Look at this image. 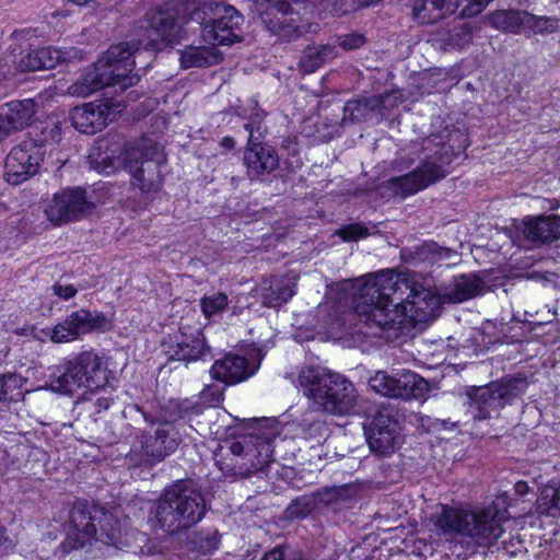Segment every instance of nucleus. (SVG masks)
Listing matches in <instances>:
<instances>
[{"label": "nucleus", "mask_w": 560, "mask_h": 560, "mask_svg": "<svg viewBox=\"0 0 560 560\" xmlns=\"http://www.w3.org/2000/svg\"><path fill=\"white\" fill-rule=\"evenodd\" d=\"M377 232L376 224L365 225L363 223H351L341 228L338 234L343 241L351 242L364 238Z\"/></svg>", "instance_id": "obj_49"}, {"label": "nucleus", "mask_w": 560, "mask_h": 560, "mask_svg": "<svg viewBox=\"0 0 560 560\" xmlns=\"http://www.w3.org/2000/svg\"><path fill=\"white\" fill-rule=\"evenodd\" d=\"M353 489L349 486L323 488L313 493L317 510L331 508L338 510L353 499Z\"/></svg>", "instance_id": "obj_37"}, {"label": "nucleus", "mask_w": 560, "mask_h": 560, "mask_svg": "<svg viewBox=\"0 0 560 560\" xmlns=\"http://www.w3.org/2000/svg\"><path fill=\"white\" fill-rule=\"evenodd\" d=\"M472 27L469 23L459 21L447 28L440 30L431 39L432 45L447 51L459 49L471 40Z\"/></svg>", "instance_id": "obj_29"}, {"label": "nucleus", "mask_w": 560, "mask_h": 560, "mask_svg": "<svg viewBox=\"0 0 560 560\" xmlns=\"http://www.w3.org/2000/svg\"><path fill=\"white\" fill-rule=\"evenodd\" d=\"M206 511L201 491L189 480H177L154 502L150 521L155 528L175 534L200 522Z\"/></svg>", "instance_id": "obj_3"}, {"label": "nucleus", "mask_w": 560, "mask_h": 560, "mask_svg": "<svg viewBox=\"0 0 560 560\" xmlns=\"http://www.w3.org/2000/svg\"><path fill=\"white\" fill-rule=\"evenodd\" d=\"M94 208V201L84 189L68 188L52 196L45 208V214L52 224L60 225L86 218Z\"/></svg>", "instance_id": "obj_13"}, {"label": "nucleus", "mask_w": 560, "mask_h": 560, "mask_svg": "<svg viewBox=\"0 0 560 560\" xmlns=\"http://www.w3.org/2000/svg\"><path fill=\"white\" fill-rule=\"evenodd\" d=\"M96 509L101 508L78 502L69 511L68 542L72 548L82 549L91 545L96 537V523H98V518L94 517Z\"/></svg>", "instance_id": "obj_17"}, {"label": "nucleus", "mask_w": 560, "mask_h": 560, "mask_svg": "<svg viewBox=\"0 0 560 560\" xmlns=\"http://www.w3.org/2000/svg\"><path fill=\"white\" fill-rule=\"evenodd\" d=\"M511 500L510 490L504 489L497 495L495 500L492 501V556L495 553V560H500L501 553H513V551L508 549L506 540L499 541V538L504 532L502 524L510 521L508 506Z\"/></svg>", "instance_id": "obj_26"}, {"label": "nucleus", "mask_w": 560, "mask_h": 560, "mask_svg": "<svg viewBox=\"0 0 560 560\" xmlns=\"http://www.w3.org/2000/svg\"><path fill=\"white\" fill-rule=\"evenodd\" d=\"M52 290L56 295L65 300L73 298L78 292L73 285H61L58 283L52 285Z\"/></svg>", "instance_id": "obj_55"}, {"label": "nucleus", "mask_w": 560, "mask_h": 560, "mask_svg": "<svg viewBox=\"0 0 560 560\" xmlns=\"http://www.w3.org/2000/svg\"><path fill=\"white\" fill-rule=\"evenodd\" d=\"M527 388L525 377L517 376L502 382H492V400L498 399L504 406L514 397L521 395Z\"/></svg>", "instance_id": "obj_40"}, {"label": "nucleus", "mask_w": 560, "mask_h": 560, "mask_svg": "<svg viewBox=\"0 0 560 560\" xmlns=\"http://www.w3.org/2000/svg\"><path fill=\"white\" fill-rule=\"evenodd\" d=\"M257 369L258 365H250L245 357L226 354L213 363L210 374L225 385H234L250 377Z\"/></svg>", "instance_id": "obj_21"}, {"label": "nucleus", "mask_w": 560, "mask_h": 560, "mask_svg": "<svg viewBox=\"0 0 560 560\" xmlns=\"http://www.w3.org/2000/svg\"><path fill=\"white\" fill-rule=\"evenodd\" d=\"M224 386L220 384H209L200 392L198 400L185 399L177 407L179 417L184 418L190 415H199L206 408L217 407L223 400Z\"/></svg>", "instance_id": "obj_30"}, {"label": "nucleus", "mask_w": 560, "mask_h": 560, "mask_svg": "<svg viewBox=\"0 0 560 560\" xmlns=\"http://www.w3.org/2000/svg\"><path fill=\"white\" fill-rule=\"evenodd\" d=\"M36 113V104L33 100L12 101L0 107V124L10 136L13 132L27 127Z\"/></svg>", "instance_id": "obj_23"}, {"label": "nucleus", "mask_w": 560, "mask_h": 560, "mask_svg": "<svg viewBox=\"0 0 560 560\" xmlns=\"http://www.w3.org/2000/svg\"><path fill=\"white\" fill-rule=\"evenodd\" d=\"M455 0H415L413 18L421 24H431L454 13Z\"/></svg>", "instance_id": "obj_33"}, {"label": "nucleus", "mask_w": 560, "mask_h": 560, "mask_svg": "<svg viewBox=\"0 0 560 560\" xmlns=\"http://www.w3.org/2000/svg\"><path fill=\"white\" fill-rule=\"evenodd\" d=\"M240 115L248 120L244 125L245 130L248 132V142L261 141L268 129L265 124L266 113L258 107V103L252 100L249 110L242 108Z\"/></svg>", "instance_id": "obj_38"}, {"label": "nucleus", "mask_w": 560, "mask_h": 560, "mask_svg": "<svg viewBox=\"0 0 560 560\" xmlns=\"http://www.w3.org/2000/svg\"><path fill=\"white\" fill-rule=\"evenodd\" d=\"M219 535L217 530L205 529L200 532H192L189 534L186 547L195 557H202L212 553L218 549Z\"/></svg>", "instance_id": "obj_39"}, {"label": "nucleus", "mask_w": 560, "mask_h": 560, "mask_svg": "<svg viewBox=\"0 0 560 560\" xmlns=\"http://www.w3.org/2000/svg\"><path fill=\"white\" fill-rule=\"evenodd\" d=\"M525 11L499 10L492 12V27L503 32L521 33L523 32Z\"/></svg>", "instance_id": "obj_43"}, {"label": "nucleus", "mask_w": 560, "mask_h": 560, "mask_svg": "<svg viewBox=\"0 0 560 560\" xmlns=\"http://www.w3.org/2000/svg\"><path fill=\"white\" fill-rule=\"evenodd\" d=\"M399 430L392 409L378 410L366 431V440L372 453L378 456L393 454L399 444Z\"/></svg>", "instance_id": "obj_16"}, {"label": "nucleus", "mask_w": 560, "mask_h": 560, "mask_svg": "<svg viewBox=\"0 0 560 560\" xmlns=\"http://www.w3.org/2000/svg\"><path fill=\"white\" fill-rule=\"evenodd\" d=\"M261 560H304V558L296 549L278 546L267 552Z\"/></svg>", "instance_id": "obj_54"}, {"label": "nucleus", "mask_w": 560, "mask_h": 560, "mask_svg": "<svg viewBox=\"0 0 560 560\" xmlns=\"http://www.w3.org/2000/svg\"><path fill=\"white\" fill-rule=\"evenodd\" d=\"M190 20L199 26L205 42L213 45L232 46L243 40L244 16L230 4L211 0H191L187 4Z\"/></svg>", "instance_id": "obj_7"}, {"label": "nucleus", "mask_w": 560, "mask_h": 560, "mask_svg": "<svg viewBox=\"0 0 560 560\" xmlns=\"http://www.w3.org/2000/svg\"><path fill=\"white\" fill-rule=\"evenodd\" d=\"M78 57L74 48H58L52 46L31 49L20 60V67L27 71L51 69L62 62H69Z\"/></svg>", "instance_id": "obj_20"}, {"label": "nucleus", "mask_w": 560, "mask_h": 560, "mask_svg": "<svg viewBox=\"0 0 560 560\" xmlns=\"http://www.w3.org/2000/svg\"><path fill=\"white\" fill-rule=\"evenodd\" d=\"M483 288V281L476 275H460L454 277L446 285L441 289L436 296L440 304L460 303L478 295Z\"/></svg>", "instance_id": "obj_24"}, {"label": "nucleus", "mask_w": 560, "mask_h": 560, "mask_svg": "<svg viewBox=\"0 0 560 560\" xmlns=\"http://www.w3.org/2000/svg\"><path fill=\"white\" fill-rule=\"evenodd\" d=\"M524 16L523 32H530L535 35L552 34L560 30V20L556 16H540L527 11Z\"/></svg>", "instance_id": "obj_42"}, {"label": "nucleus", "mask_w": 560, "mask_h": 560, "mask_svg": "<svg viewBox=\"0 0 560 560\" xmlns=\"http://www.w3.org/2000/svg\"><path fill=\"white\" fill-rule=\"evenodd\" d=\"M366 43V37L363 33L351 32L348 34H341L336 36V42L334 43L338 50L343 49L346 51H351L361 48Z\"/></svg>", "instance_id": "obj_51"}, {"label": "nucleus", "mask_w": 560, "mask_h": 560, "mask_svg": "<svg viewBox=\"0 0 560 560\" xmlns=\"http://www.w3.org/2000/svg\"><path fill=\"white\" fill-rule=\"evenodd\" d=\"M402 387L401 390V399H425L430 385L427 380H424L419 374L409 371L402 370Z\"/></svg>", "instance_id": "obj_41"}, {"label": "nucleus", "mask_w": 560, "mask_h": 560, "mask_svg": "<svg viewBox=\"0 0 560 560\" xmlns=\"http://www.w3.org/2000/svg\"><path fill=\"white\" fill-rule=\"evenodd\" d=\"M314 510H317L313 493L294 499L285 509V515L290 520L305 518Z\"/></svg>", "instance_id": "obj_47"}, {"label": "nucleus", "mask_w": 560, "mask_h": 560, "mask_svg": "<svg viewBox=\"0 0 560 560\" xmlns=\"http://www.w3.org/2000/svg\"><path fill=\"white\" fill-rule=\"evenodd\" d=\"M72 126L82 133L94 135L106 125V108L102 104L86 103L71 110Z\"/></svg>", "instance_id": "obj_27"}, {"label": "nucleus", "mask_w": 560, "mask_h": 560, "mask_svg": "<svg viewBox=\"0 0 560 560\" xmlns=\"http://www.w3.org/2000/svg\"><path fill=\"white\" fill-rule=\"evenodd\" d=\"M298 428L304 440L319 443L328 432L325 412L316 407L306 409L299 420Z\"/></svg>", "instance_id": "obj_32"}, {"label": "nucleus", "mask_w": 560, "mask_h": 560, "mask_svg": "<svg viewBox=\"0 0 560 560\" xmlns=\"http://www.w3.org/2000/svg\"><path fill=\"white\" fill-rule=\"evenodd\" d=\"M489 0H455L454 12L459 9L460 18H474L481 13Z\"/></svg>", "instance_id": "obj_52"}, {"label": "nucleus", "mask_w": 560, "mask_h": 560, "mask_svg": "<svg viewBox=\"0 0 560 560\" xmlns=\"http://www.w3.org/2000/svg\"><path fill=\"white\" fill-rule=\"evenodd\" d=\"M402 386V371H400L394 374V398H400Z\"/></svg>", "instance_id": "obj_58"}, {"label": "nucleus", "mask_w": 560, "mask_h": 560, "mask_svg": "<svg viewBox=\"0 0 560 560\" xmlns=\"http://www.w3.org/2000/svg\"><path fill=\"white\" fill-rule=\"evenodd\" d=\"M522 232L536 246L560 240V217L556 214L526 218Z\"/></svg>", "instance_id": "obj_22"}, {"label": "nucleus", "mask_w": 560, "mask_h": 560, "mask_svg": "<svg viewBox=\"0 0 560 560\" xmlns=\"http://www.w3.org/2000/svg\"><path fill=\"white\" fill-rule=\"evenodd\" d=\"M382 104V96L349 100L343 106L341 125L346 126L363 121L371 113L377 110Z\"/></svg>", "instance_id": "obj_35"}, {"label": "nucleus", "mask_w": 560, "mask_h": 560, "mask_svg": "<svg viewBox=\"0 0 560 560\" xmlns=\"http://www.w3.org/2000/svg\"><path fill=\"white\" fill-rule=\"evenodd\" d=\"M24 382L16 373L0 374V401L18 400Z\"/></svg>", "instance_id": "obj_45"}, {"label": "nucleus", "mask_w": 560, "mask_h": 560, "mask_svg": "<svg viewBox=\"0 0 560 560\" xmlns=\"http://www.w3.org/2000/svg\"><path fill=\"white\" fill-rule=\"evenodd\" d=\"M273 440L267 434H244L223 441L214 452L219 469L228 476L246 478L262 471L271 462Z\"/></svg>", "instance_id": "obj_5"}, {"label": "nucleus", "mask_w": 560, "mask_h": 560, "mask_svg": "<svg viewBox=\"0 0 560 560\" xmlns=\"http://www.w3.org/2000/svg\"><path fill=\"white\" fill-rule=\"evenodd\" d=\"M298 381L304 395L319 410L332 415L358 412L355 387L343 375L322 366H305L300 371Z\"/></svg>", "instance_id": "obj_4"}, {"label": "nucleus", "mask_w": 560, "mask_h": 560, "mask_svg": "<svg viewBox=\"0 0 560 560\" xmlns=\"http://www.w3.org/2000/svg\"><path fill=\"white\" fill-rule=\"evenodd\" d=\"M464 404L467 407V413L475 420H487L490 417V387L469 386L466 388Z\"/></svg>", "instance_id": "obj_36"}, {"label": "nucleus", "mask_w": 560, "mask_h": 560, "mask_svg": "<svg viewBox=\"0 0 560 560\" xmlns=\"http://www.w3.org/2000/svg\"><path fill=\"white\" fill-rule=\"evenodd\" d=\"M182 442V436L171 422L161 423L154 434L142 432L132 442L126 455L131 467H153L173 454Z\"/></svg>", "instance_id": "obj_11"}, {"label": "nucleus", "mask_w": 560, "mask_h": 560, "mask_svg": "<svg viewBox=\"0 0 560 560\" xmlns=\"http://www.w3.org/2000/svg\"><path fill=\"white\" fill-rule=\"evenodd\" d=\"M108 322L104 314L81 308L70 313L58 323L50 332V340L56 343L69 342L81 336L104 330Z\"/></svg>", "instance_id": "obj_15"}, {"label": "nucleus", "mask_w": 560, "mask_h": 560, "mask_svg": "<svg viewBox=\"0 0 560 560\" xmlns=\"http://www.w3.org/2000/svg\"><path fill=\"white\" fill-rule=\"evenodd\" d=\"M166 159L160 144L143 139L124 150V168L130 174V184L141 194L158 192L163 183L161 166Z\"/></svg>", "instance_id": "obj_8"}, {"label": "nucleus", "mask_w": 560, "mask_h": 560, "mask_svg": "<svg viewBox=\"0 0 560 560\" xmlns=\"http://www.w3.org/2000/svg\"><path fill=\"white\" fill-rule=\"evenodd\" d=\"M220 144L226 150H232L235 147V140L232 137H224Z\"/></svg>", "instance_id": "obj_60"}, {"label": "nucleus", "mask_w": 560, "mask_h": 560, "mask_svg": "<svg viewBox=\"0 0 560 560\" xmlns=\"http://www.w3.org/2000/svg\"><path fill=\"white\" fill-rule=\"evenodd\" d=\"M164 348L170 359L185 362L200 360L210 351L203 334L198 330L192 334L180 332L165 342Z\"/></svg>", "instance_id": "obj_19"}, {"label": "nucleus", "mask_w": 560, "mask_h": 560, "mask_svg": "<svg viewBox=\"0 0 560 560\" xmlns=\"http://www.w3.org/2000/svg\"><path fill=\"white\" fill-rule=\"evenodd\" d=\"M370 387L387 397H394V375H389L387 372L377 371L370 380Z\"/></svg>", "instance_id": "obj_50"}, {"label": "nucleus", "mask_w": 560, "mask_h": 560, "mask_svg": "<svg viewBox=\"0 0 560 560\" xmlns=\"http://www.w3.org/2000/svg\"><path fill=\"white\" fill-rule=\"evenodd\" d=\"M435 514V526L444 535H463L488 540L490 537V515L487 510H468L441 504Z\"/></svg>", "instance_id": "obj_12"}, {"label": "nucleus", "mask_w": 560, "mask_h": 560, "mask_svg": "<svg viewBox=\"0 0 560 560\" xmlns=\"http://www.w3.org/2000/svg\"><path fill=\"white\" fill-rule=\"evenodd\" d=\"M338 57L339 50L335 44L308 45L301 52L298 69L303 74H311Z\"/></svg>", "instance_id": "obj_28"}, {"label": "nucleus", "mask_w": 560, "mask_h": 560, "mask_svg": "<svg viewBox=\"0 0 560 560\" xmlns=\"http://www.w3.org/2000/svg\"><path fill=\"white\" fill-rule=\"evenodd\" d=\"M294 283L290 278L265 280L259 287V296L265 306L279 307L294 294Z\"/></svg>", "instance_id": "obj_31"}, {"label": "nucleus", "mask_w": 560, "mask_h": 560, "mask_svg": "<svg viewBox=\"0 0 560 560\" xmlns=\"http://www.w3.org/2000/svg\"><path fill=\"white\" fill-rule=\"evenodd\" d=\"M228 304L229 298L222 292L205 295L200 300L201 312L207 318L221 314L226 308Z\"/></svg>", "instance_id": "obj_48"}, {"label": "nucleus", "mask_w": 560, "mask_h": 560, "mask_svg": "<svg viewBox=\"0 0 560 560\" xmlns=\"http://www.w3.org/2000/svg\"><path fill=\"white\" fill-rule=\"evenodd\" d=\"M43 147L33 140L15 145L9 152L4 164V177L12 185H20L34 176L43 161Z\"/></svg>", "instance_id": "obj_14"}, {"label": "nucleus", "mask_w": 560, "mask_h": 560, "mask_svg": "<svg viewBox=\"0 0 560 560\" xmlns=\"http://www.w3.org/2000/svg\"><path fill=\"white\" fill-rule=\"evenodd\" d=\"M435 147L433 154H425L423 162L417 168L388 179L384 188L392 196L406 198L445 177L447 172L445 167L452 163L454 153L445 143H436Z\"/></svg>", "instance_id": "obj_9"}, {"label": "nucleus", "mask_w": 560, "mask_h": 560, "mask_svg": "<svg viewBox=\"0 0 560 560\" xmlns=\"http://www.w3.org/2000/svg\"><path fill=\"white\" fill-rule=\"evenodd\" d=\"M138 49L139 43L133 42L110 46L91 68L69 85L67 93L71 96L88 97L106 86L118 85L124 91L136 85L140 78L132 71L136 66L133 54Z\"/></svg>", "instance_id": "obj_2"}, {"label": "nucleus", "mask_w": 560, "mask_h": 560, "mask_svg": "<svg viewBox=\"0 0 560 560\" xmlns=\"http://www.w3.org/2000/svg\"><path fill=\"white\" fill-rule=\"evenodd\" d=\"M122 158L124 151L116 158L107 153L100 154L95 161V168L101 173L112 174L120 166L124 168Z\"/></svg>", "instance_id": "obj_53"}, {"label": "nucleus", "mask_w": 560, "mask_h": 560, "mask_svg": "<svg viewBox=\"0 0 560 560\" xmlns=\"http://www.w3.org/2000/svg\"><path fill=\"white\" fill-rule=\"evenodd\" d=\"M121 435L115 433L110 425H107L104 430L103 435L98 436V441L104 445H113L119 442Z\"/></svg>", "instance_id": "obj_56"}, {"label": "nucleus", "mask_w": 560, "mask_h": 560, "mask_svg": "<svg viewBox=\"0 0 560 560\" xmlns=\"http://www.w3.org/2000/svg\"><path fill=\"white\" fill-rule=\"evenodd\" d=\"M360 5H371L377 3L380 0H357Z\"/></svg>", "instance_id": "obj_64"}, {"label": "nucleus", "mask_w": 560, "mask_h": 560, "mask_svg": "<svg viewBox=\"0 0 560 560\" xmlns=\"http://www.w3.org/2000/svg\"><path fill=\"white\" fill-rule=\"evenodd\" d=\"M191 0H170L160 7L151 9L145 14L147 42L142 39H132L139 43V49L133 54V60L140 54L141 47L148 48L159 39L167 43H174L179 39L184 32V24L195 23L190 20L189 10L186 8Z\"/></svg>", "instance_id": "obj_10"}, {"label": "nucleus", "mask_w": 560, "mask_h": 560, "mask_svg": "<svg viewBox=\"0 0 560 560\" xmlns=\"http://www.w3.org/2000/svg\"><path fill=\"white\" fill-rule=\"evenodd\" d=\"M108 374L104 358L94 350H85L51 368L47 386L55 393L72 396L81 388L91 392L103 388Z\"/></svg>", "instance_id": "obj_6"}, {"label": "nucleus", "mask_w": 560, "mask_h": 560, "mask_svg": "<svg viewBox=\"0 0 560 560\" xmlns=\"http://www.w3.org/2000/svg\"><path fill=\"white\" fill-rule=\"evenodd\" d=\"M113 404V398L110 397H98L94 401L91 402V409H93L92 415L101 413L104 410H107Z\"/></svg>", "instance_id": "obj_57"}, {"label": "nucleus", "mask_w": 560, "mask_h": 560, "mask_svg": "<svg viewBox=\"0 0 560 560\" xmlns=\"http://www.w3.org/2000/svg\"><path fill=\"white\" fill-rule=\"evenodd\" d=\"M432 144H433V140L431 139H425L424 142H423V150L424 151H432Z\"/></svg>", "instance_id": "obj_63"}, {"label": "nucleus", "mask_w": 560, "mask_h": 560, "mask_svg": "<svg viewBox=\"0 0 560 560\" xmlns=\"http://www.w3.org/2000/svg\"><path fill=\"white\" fill-rule=\"evenodd\" d=\"M7 540V530L5 527L0 523V545H2Z\"/></svg>", "instance_id": "obj_62"}, {"label": "nucleus", "mask_w": 560, "mask_h": 560, "mask_svg": "<svg viewBox=\"0 0 560 560\" xmlns=\"http://www.w3.org/2000/svg\"><path fill=\"white\" fill-rule=\"evenodd\" d=\"M353 308L368 327L378 330L363 334L394 340L405 332L401 330L408 324L433 319L440 300L413 273L387 269L365 278L353 296Z\"/></svg>", "instance_id": "obj_1"}, {"label": "nucleus", "mask_w": 560, "mask_h": 560, "mask_svg": "<svg viewBox=\"0 0 560 560\" xmlns=\"http://www.w3.org/2000/svg\"><path fill=\"white\" fill-rule=\"evenodd\" d=\"M456 255L457 253L454 249L442 247L436 243H424L417 249L418 259L430 260L431 262L451 259Z\"/></svg>", "instance_id": "obj_46"}, {"label": "nucleus", "mask_w": 560, "mask_h": 560, "mask_svg": "<svg viewBox=\"0 0 560 560\" xmlns=\"http://www.w3.org/2000/svg\"><path fill=\"white\" fill-rule=\"evenodd\" d=\"M537 511L551 517L560 516V486H547L541 491Z\"/></svg>", "instance_id": "obj_44"}, {"label": "nucleus", "mask_w": 560, "mask_h": 560, "mask_svg": "<svg viewBox=\"0 0 560 560\" xmlns=\"http://www.w3.org/2000/svg\"><path fill=\"white\" fill-rule=\"evenodd\" d=\"M138 410H140V411L142 412L143 419H144L147 422H149V423H151V424L155 423V418H154V417H152L151 415H149V413H148V412H145V411H142L139 407H138Z\"/></svg>", "instance_id": "obj_61"}, {"label": "nucleus", "mask_w": 560, "mask_h": 560, "mask_svg": "<svg viewBox=\"0 0 560 560\" xmlns=\"http://www.w3.org/2000/svg\"><path fill=\"white\" fill-rule=\"evenodd\" d=\"M211 46H189L182 52L180 62L184 68L211 67L220 63L223 59L221 51Z\"/></svg>", "instance_id": "obj_34"}, {"label": "nucleus", "mask_w": 560, "mask_h": 560, "mask_svg": "<svg viewBox=\"0 0 560 560\" xmlns=\"http://www.w3.org/2000/svg\"><path fill=\"white\" fill-rule=\"evenodd\" d=\"M94 517L98 518V529L93 541H100L120 550L129 547L128 534L124 533L121 523L114 513L105 511L103 508L96 509Z\"/></svg>", "instance_id": "obj_25"}, {"label": "nucleus", "mask_w": 560, "mask_h": 560, "mask_svg": "<svg viewBox=\"0 0 560 560\" xmlns=\"http://www.w3.org/2000/svg\"><path fill=\"white\" fill-rule=\"evenodd\" d=\"M244 164L250 180L261 179L279 167V156L272 147L261 144V141L247 142Z\"/></svg>", "instance_id": "obj_18"}, {"label": "nucleus", "mask_w": 560, "mask_h": 560, "mask_svg": "<svg viewBox=\"0 0 560 560\" xmlns=\"http://www.w3.org/2000/svg\"><path fill=\"white\" fill-rule=\"evenodd\" d=\"M512 490H513L514 495L523 497L528 492L529 487L527 486V483L525 481H517V482L513 483Z\"/></svg>", "instance_id": "obj_59"}]
</instances>
